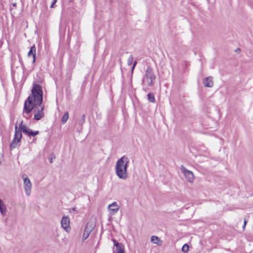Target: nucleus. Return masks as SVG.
Returning <instances> with one entry per match:
<instances>
[{"label": "nucleus", "mask_w": 253, "mask_h": 253, "mask_svg": "<svg viewBox=\"0 0 253 253\" xmlns=\"http://www.w3.org/2000/svg\"><path fill=\"white\" fill-rule=\"evenodd\" d=\"M113 253H125V247L123 245L122 247L116 249L113 251Z\"/></svg>", "instance_id": "obj_13"}, {"label": "nucleus", "mask_w": 253, "mask_h": 253, "mask_svg": "<svg viewBox=\"0 0 253 253\" xmlns=\"http://www.w3.org/2000/svg\"><path fill=\"white\" fill-rule=\"evenodd\" d=\"M114 246L116 247V249L122 247L124 245L122 243H118L116 240H112Z\"/></svg>", "instance_id": "obj_17"}, {"label": "nucleus", "mask_w": 253, "mask_h": 253, "mask_svg": "<svg viewBox=\"0 0 253 253\" xmlns=\"http://www.w3.org/2000/svg\"><path fill=\"white\" fill-rule=\"evenodd\" d=\"M57 0H53L52 2L51 3V4L50 5V7H53L54 4L56 2Z\"/></svg>", "instance_id": "obj_22"}, {"label": "nucleus", "mask_w": 253, "mask_h": 253, "mask_svg": "<svg viewBox=\"0 0 253 253\" xmlns=\"http://www.w3.org/2000/svg\"><path fill=\"white\" fill-rule=\"evenodd\" d=\"M19 128L20 129H18L17 126V123H16L15 125L14 137L10 144L11 149L15 148L17 146V144L20 141L22 138V133L21 130H22L24 133L31 136H34L39 134V131L38 130L33 131L31 129L27 127L25 125H23L22 126H19Z\"/></svg>", "instance_id": "obj_2"}, {"label": "nucleus", "mask_w": 253, "mask_h": 253, "mask_svg": "<svg viewBox=\"0 0 253 253\" xmlns=\"http://www.w3.org/2000/svg\"><path fill=\"white\" fill-rule=\"evenodd\" d=\"M151 241L152 243L155 244H159V243L160 242V240L159 238L157 236H153L151 237Z\"/></svg>", "instance_id": "obj_14"}, {"label": "nucleus", "mask_w": 253, "mask_h": 253, "mask_svg": "<svg viewBox=\"0 0 253 253\" xmlns=\"http://www.w3.org/2000/svg\"><path fill=\"white\" fill-rule=\"evenodd\" d=\"M128 163V158L125 156L117 161L115 166V173L120 179L126 180L128 178L127 168Z\"/></svg>", "instance_id": "obj_3"}, {"label": "nucleus", "mask_w": 253, "mask_h": 253, "mask_svg": "<svg viewBox=\"0 0 253 253\" xmlns=\"http://www.w3.org/2000/svg\"><path fill=\"white\" fill-rule=\"evenodd\" d=\"M133 59V57L132 55H130L127 61L128 65L130 66L132 64Z\"/></svg>", "instance_id": "obj_20"}, {"label": "nucleus", "mask_w": 253, "mask_h": 253, "mask_svg": "<svg viewBox=\"0 0 253 253\" xmlns=\"http://www.w3.org/2000/svg\"><path fill=\"white\" fill-rule=\"evenodd\" d=\"M119 208L120 207L116 202H113L108 206L110 213L112 215L116 213L118 211Z\"/></svg>", "instance_id": "obj_9"}, {"label": "nucleus", "mask_w": 253, "mask_h": 253, "mask_svg": "<svg viewBox=\"0 0 253 253\" xmlns=\"http://www.w3.org/2000/svg\"><path fill=\"white\" fill-rule=\"evenodd\" d=\"M94 227V225L92 223L88 222L86 224L83 236V240H86L88 237Z\"/></svg>", "instance_id": "obj_7"}, {"label": "nucleus", "mask_w": 253, "mask_h": 253, "mask_svg": "<svg viewBox=\"0 0 253 253\" xmlns=\"http://www.w3.org/2000/svg\"><path fill=\"white\" fill-rule=\"evenodd\" d=\"M180 169L184 174L186 179L189 182H193L194 179V175L192 171L188 170L183 165L181 166Z\"/></svg>", "instance_id": "obj_6"}, {"label": "nucleus", "mask_w": 253, "mask_h": 253, "mask_svg": "<svg viewBox=\"0 0 253 253\" xmlns=\"http://www.w3.org/2000/svg\"><path fill=\"white\" fill-rule=\"evenodd\" d=\"M16 5V3L13 4V6H15Z\"/></svg>", "instance_id": "obj_28"}, {"label": "nucleus", "mask_w": 253, "mask_h": 253, "mask_svg": "<svg viewBox=\"0 0 253 253\" xmlns=\"http://www.w3.org/2000/svg\"><path fill=\"white\" fill-rule=\"evenodd\" d=\"M23 121H22L21 122V123H20V124L19 126H22L23 125H24L23 124Z\"/></svg>", "instance_id": "obj_24"}, {"label": "nucleus", "mask_w": 253, "mask_h": 253, "mask_svg": "<svg viewBox=\"0 0 253 253\" xmlns=\"http://www.w3.org/2000/svg\"><path fill=\"white\" fill-rule=\"evenodd\" d=\"M61 227L67 232L70 231V218L68 216H63L61 221Z\"/></svg>", "instance_id": "obj_8"}, {"label": "nucleus", "mask_w": 253, "mask_h": 253, "mask_svg": "<svg viewBox=\"0 0 253 253\" xmlns=\"http://www.w3.org/2000/svg\"><path fill=\"white\" fill-rule=\"evenodd\" d=\"M204 85L208 87H212L213 85L212 78L211 77H208L204 79Z\"/></svg>", "instance_id": "obj_10"}, {"label": "nucleus", "mask_w": 253, "mask_h": 253, "mask_svg": "<svg viewBox=\"0 0 253 253\" xmlns=\"http://www.w3.org/2000/svg\"><path fill=\"white\" fill-rule=\"evenodd\" d=\"M72 210L74 211H75L76 209L75 208H72Z\"/></svg>", "instance_id": "obj_27"}, {"label": "nucleus", "mask_w": 253, "mask_h": 253, "mask_svg": "<svg viewBox=\"0 0 253 253\" xmlns=\"http://www.w3.org/2000/svg\"><path fill=\"white\" fill-rule=\"evenodd\" d=\"M155 79L156 76L154 74L153 70L150 67H148L146 71L143 82H146L149 86H153Z\"/></svg>", "instance_id": "obj_4"}, {"label": "nucleus", "mask_w": 253, "mask_h": 253, "mask_svg": "<svg viewBox=\"0 0 253 253\" xmlns=\"http://www.w3.org/2000/svg\"><path fill=\"white\" fill-rule=\"evenodd\" d=\"M181 250L184 253H187L189 250V246L186 244H184Z\"/></svg>", "instance_id": "obj_18"}, {"label": "nucleus", "mask_w": 253, "mask_h": 253, "mask_svg": "<svg viewBox=\"0 0 253 253\" xmlns=\"http://www.w3.org/2000/svg\"><path fill=\"white\" fill-rule=\"evenodd\" d=\"M136 64H137V62L136 61H134V63L133 64L132 67V71H133V70H134V69Z\"/></svg>", "instance_id": "obj_23"}, {"label": "nucleus", "mask_w": 253, "mask_h": 253, "mask_svg": "<svg viewBox=\"0 0 253 253\" xmlns=\"http://www.w3.org/2000/svg\"><path fill=\"white\" fill-rule=\"evenodd\" d=\"M148 99L149 102L154 103L155 101L154 95L152 93H149L147 95Z\"/></svg>", "instance_id": "obj_15"}, {"label": "nucleus", "mask_w": 253, "mask_h": 253, "mask_svg": "<svg viewBox=\"0 0 253 253\" xmlns=\"http://www.w3.org/2000/svg\"><path fill=\"white\" fill-rule=\"evenodd\" d=\"M49 162L50 163H52V159H51L50 160H49Z\"/></svg>", "instance_id": "obj_26"}, {"label": "nucleus", "mask_w": 253, "mask_h": 253, "mask_svg": "<svg viewBox=\"0 0 253 253\" xmlns=\"http://www.w3.org/2000/svg\"><path fill=\"white\" fill-rule=\"evenodd\" d=\"M43 92L42 86L38 84H34L31 94L25 101L24 112L29 114L34 109V119L40 120L44 117L43 106L42 105L43 100Z\"/></svg>", "instance_id": "obj_1"}, {"label": "nucleus", "mask_w": 253, "mask_h": 253, "mask_svg": "<svg viewBox=\"0 0 253 253\" xmlns=\"http://www.w3.org/2000/svg\"><path fill=\"white\" fill-rule=\"evenodd\" d=\"M240 51V48H237V49H236V51Z\"/></svg>", "instance_id": "obj_25"}, {"label": "nucleus", "mask_w": 253, "mask_h": 253, "mask_svg": "<svg viewBox=\"0 0 253 253\" xmlns=\"http://www.w3.org/2000/svg\"><path fill=\"white\" fill-rule=\"evenodd\" d=\"M246 224H247V221H246V219H244V225H243V229L244 230L245 229Z\"/></svg>", "instance_id": "obj_21"}, {"label": "nucleus", "mask_w": 253, "mask_h": 253, "mask_svg": "<svg viewBox=\"0 0 253 253\" xmlns=\"http://www.w3.org/2000/svg\"><path fill=\"white\" fill-rule=\"evenodd\" d=\"M68 118H69V113H68V112H67L62 116V120H61L63 124L66 123L67 122Z\"/></svg>", "instance_id": "obj_16"}, {"label": "nucleus", "mask_w": 253, "mask_h": 253, "mask_svg": "<svg viewBox=\"0 0 253 253\" xmlns=\"http://www.w3.org/2000/svg\"><path fill=\"white\" fill-rule=\"evenodd\" d=\"M22 178L24 181V188L27 196H30L31 192L32 183L29 178L25 177V175H22Z\"/></svg>", "instance_id": "obj_5"}, {"label": "nucleus", "mask_w": 253, "mask_h": 253, "mask_svg": "<svg viewBox=\"0 0 253 253\" xmlns=\"http://www.w3.org/2000/svg\"><path fill=\"white\" fill-rule=\"evenodd\" d=\"M85 115L84 114L82 116V118L79 120V125L80 126H82L83 125V124L84 123V122H85Z\"/></svg>", "instance_id": "obj_19"}, {"label": "nucleus", "mask_w": 253, "mask_h": 253, "mask_svg": "<svg viewBox=\"0 0 253 253\" xmlns=\"http://www.w3.org/2000/svg\"><path fill=\"white\" fill-rule=\"evenodd\" d=\"M36 48L35 45L32 46L31 47L30 50L28 53V56H30L31 55L33 56V63H34L36 60Z\"/></svg>", "instance_id": "obj_11"}, {"label": "nucleus", "mask_w": 253, "mask_h": 253, "mask_svg": "<svg viewBox=\"0 0 253 253\" xmlns=\"http://www.w3.org/2000/svg\"><path fill=\"white\" fill-rule=\"evenodd\" d=\"M0 212L3 215H4L6 212V206L1 199H0Z\"/></svg>", "instance_id": "obj_12"}]
</instances>
